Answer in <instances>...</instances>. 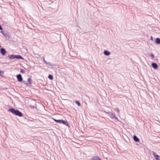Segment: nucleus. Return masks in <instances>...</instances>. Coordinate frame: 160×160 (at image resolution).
<instances>
[{
	"instance_id": "nucleus-1",
	"label": "nucleus",
	"mask_w": 160,
	"mask_h": 160,
	"mask_svg": "<svg viewBox=\"0 0 160 160\" xmlns=\"http://www.w3.org/2000/svg\"><path fill=\"white\" fill-rule=\"evenodd\" d=\"M8 111L12 113L13 115L20 117V111L18 109H15L11 107Z\"/></svg>"
},
{
	"instance_id": "nucleus-2",
	"label": "nucleus",
	"mask_w": 160,
	"mask_h": 160,
	"mask_svg": "<svg viewBox=\"0 0 160 160\" xmlns=\"http://www.w3.org/2000/svg\"><path fill=\"white\" fill-rule=\"evenodd\" d=\"M54 120L56 122L59 123H62L64 125L69 126V123L67 121H65L63 120H57L56 119H54Z\"/></svg>"
},
{
	"instance_id": "nucleus-3",
	"label": "nucleus",
	"mask_w": 160,
	"mask_h": 160,
	"mask_svg": "<svg viewBox=\"0 0 160 160\" xmlns=\"http://www.w3.org/2000/svg\"><path fill=\"white\" fill-rule=\"evenodd\" d=\"M8 57L10 59H14L15 58L17 59H20V55L12 54L8 55Z\"/></svg>"
},
{
	"instance_id": "nucleus-4",
	"label": "nucleus",
	"mask_w": 160,
	"mask_h": 160,
	"mask_svg": "<svg viewBox=\"0 0 160 160\" xmlns=\"http://www.w3.org/2000/svg\"><path fill=\"white\" fill-rule=\"evenodd\" d=\"M6 52L7 51L4 48L2 47L0 49V53L2 54V55L4 56Z\"/></svg>"
},
{
	"instance_id": "nucleus-5",
	"label": "nucleus",
	"mask_w": 160,
	"mask_h": 160,
	"mask_svg": "<svg viewBox=\"0 0 160 160\" xmlns=\"http://www.w3.org/2000/svg\"><path fill=\"white\" fill-rule=\"evenodd\" d=\"M2 34L4 35V36L6 38H9V37L8 34L5 31L3 30H1V31L0 32Z\"/></svg>"
},
{
	"instance_id": "nucleus-6",
	"label": "nucleus",
	"mask_w": 160,
	"mask_h": 160,
	"mask_svg": "<svg viewBox=\"0 0 160 160\" xmlns=\"http://www.w3.org/2000/svg\"><path fill=\"white\" fill-rule=\"evenodd\" d=\"M109 116L112 118H114L116 120H118L117 118L114 113L109 112Z\"/></svg>"
},
{
	"instance_id": "nucleus-7",
	"label": "nucleus",
	"mask_w": 160,
	"mask_h": 160,
	"mask_svg": "<svg viewBox=\"0 0 160 160\" xmlns=\"http://www.w3.org/2000/svg\"><path fill=\"white\" fill-rule=\"evenodd\" d=\"M152 67L154 69H157L158 68V65L155 63H152Z\"/></svg>"
},
{
	"instance_id": "nucleus-8",
	"label": "nucleus",
	"mask_w": 160,
	"mask_h": 160,
	"mask_svg": "<svg viewBox=\"0 0 160 160\" xmlns=\"http://www.w3.org/2000/svg\"><path fill=\"white\" fill-rule=\"evenodd\" d=\"M133 138L134 140L136 142H138L139 141V139L135 135H134Z\"/></svg>"
},
{
	"instance_id": "nucleus-9",
	"label": "nucleus",
	"mask_w": 160,
	"mask_h": 160,
	"mask_svg": "<svg viewBox=\"0 0 160 160\" xmlns=\"http://www.w3.org/2000/svg\"><path fill=\"white\" fill-rule=\"evenodd\" d=\"M104 54L107 56L109 55L110 54V52L107 50H105L104 52Z\"/></svg>"
},
{
	"instance_id": "nucleus-10",
	"label": "nucleus",
	"mask_w": 160,
	"mask_h": 160,
	"mask_svg": "<svg viewBox=\"0 0 160 160\" xmlns=\"http://www.w3.org/2000/svg\"><path fill=\"white\" fill-rule=\"evenodd\" d=\"M156 42L158 44H160V39L159 38H157L156 39Z\"/></svg>"
},
{
	"instance_id": "nucleus-11",
	"label": "nucleus",
	"mask_w": 160,
	"mask_h": 160,
	"mask_svg": "<svg viewBox=\"0 0 160 160\" xmlns=\"http://www.w3.org/2000/svg\"><path fill=\"white\" fill-rule=\"evenodd\" d=\"M4 73V72L3 71H1L0 70V76H1L2 77H3Z\"/></svg>"
},
{
	"instance_id": "nucleus-12",
	"label": "nucleus",
	"mask_w": 160,
	"mask_h": 160,
	"mask_svg": "<svg viewBox=\"0 0 160 160\" xmlns=\"http://www.w3.org/2000/svg\"><path fill=\"white\" fill-rule=\"evenodd\" d=\"M16 76L18 81L20 82V74H18Z\"/></svg>"
},
{
	"instance_id": "nucleus-13",
	"label": "nucleus",
	"mask_w": 160,
	"mask_h": 160,
	"mask_svg": "<svg viewBox=\"0 0 160 160\" xmlns=\"http://www.w3.org/2000/svg\"><path fill=\"white\" fill-rule=\"evenodd\" d=\"M153 155L155 157V158H157V157H158L159 155L156 154L155 152L154 151H152Z\"/></svg>"
},
{
	"instance_id": "nucleus-14",
	"label": "nucleus",
	"mask_w": 160,
	"mask_h": 160,
	"mask_svg": "<svg viewBox=\"0 0 160 160\" xmlns=\"http://www.w3.org/2000/svg\"><path fill=\"white\" fill-rule=\"evenodd\" d=\"M48 78L50 80H52L53 79V76L51 75H49L48 76Z\"/></svg>"
},
{
	"instance_id": "nucleus-15",
	"label": "nucleus",
	"mask_w": 160,
	"mask_h": 160,
	"mask_svg": "<svg viewBox=\"0 0 160 160\" xmlns=\"http://www.w3.org/2000/svg\"><path fill=\"white\" fill-rule=\"evenodd\" d=\"M75 103L78 105V106H80L81 104L79 101H76L75 102Z\"/></svg>"
},
{
	"instance_id": "nucleus-16",
	"label": "nucleus",
	"mask_w": 160,
	"mask_h": 160,
	"mask_svg": "<svg viewBox=\"0 0 160 160\" xmlns=\"http://www.w3.org/2000/svg\"><path fill=\"white\" fill-rule=\"evenodd\" d=\"M28 82L30 84H31L32 82V80L30 78H29L28 79Z\"/></svg>"
},
{
	"instance_id": "nucleus-17",
	"label": "nucleus",
	"mask_w": 160,
	"mask_h": 160,
	"mask_svg": "<svg viewBox=\"0 0 160 160\" xmlns=\"http://www.w3.org/2000/svg\"><path fill=\"white\" fill-rule=\"evenodd\" d=\"M93 160H101L100 158H98L94 157L93 158Z\"/></svg>"
},
{
	"instance_id": "nucleus-18",
	"label": "nucleus",
	"mask_w": 160,
	"mask_h": 160,
	"mask_svg": "<svg viewBox=\"0 0 160 160\" xmlns=\"http://www.w3.org/2000/svg\"><path fill=\"white\" fill-rule=\"evenodd\" d=\"M46 64L50 66H52L53 65L50 62H47L46 63Z\"/></svg>"
},
{
	"instance_id": "nucleus-19",
	"label": "nucleus",
	"mask_w": 160,
	"mask_h": 160,
	"mask_svg": "<svg viewBox=\"0 0 160 160\" xmlns=\"http://www.w3.org/2000/svg\"><path fill=\"white\" fill-rule=\"evenodd\" d=\"M114 110L115 111L119 113V110L118 108H116L114 109Z\"/></svg>"
},
{
	"instance_id": "nucleus-20",
	"label": "nucleus",
	"mask_w": 160,
	"mask_h": 160,
	"mask_svg": "<svg viewBox=\"0 0 160 160\" xmlns=\"http://www.w3.org/2000/svg\"><path fill=\"white\" fill-rule=\"evenodd\" d=\"M25 72V71L23 69H21V72L24 73Z\"/></svg>"
},
{
	"instance_id": "nucleus-21",
	"label": "nucleus",
	"mask_w": 160,
	"mask_h": 160,
	"mask_svg": "<svg viewBox=\"0 0 160 160\" xmlns=\"http://www.w3.org/2000/svg\"><path fill=\"white\" fill-rule=\"evenodd\" d=\"M156 160H160V156H159L158 157H157L156 158Z\"/></svg>"
},
{
	"instance_id": "nucleus-22",
	"label": "nucleus",
	"mask_w": 160,
	"mask_h": 160,
	"mask_svg": "<svg viewBox=\"0 0 160 160\" xmlns=\"http://www.w3.org/2000/svg\"><path fill=\"white\" fill-rule=\"evenodd\" d=\"M43 60L44 62H45V63L46 64V62H47L45 60V58H44V57H43Z\"/></svg>"
},
{
	"instance_id": "nucleus-23",
	"label": "nucleus",
	"mask_w": 160,
	"mask_h": 160,
	"mask_svg": "<svg viewBox=\"0 0 160 160\" xmlns=\"http://www.w3.org/2000/svg\"><path fill=\"white\" fill-rule=\"evenodd\" d=\"M150 56L152 58H154V55L152 54V53H151V55H150Z\"/></svg>"
},
{
	"instance_id": "nucleus-24",
	"label": "nucleus",
	"mask_w": 160,
	"mask_h": 160,
	"mask_svg": "<svg viewBox=\"0 0 160 160\" xmlns=\"http://www.w3.org/2000/svg\"><path fill=\"white\" fill-rule=\"evenodd\" d=\"M20 81H21V82L22 81V78L21 75V76H20Z\"/></svg>"
},
{
	"instance_id": "nucleus-25",
	"label": "nucleus",
	"mask_w": 160,
	"mask_h": 160,
	"mask_svg": "<svg viewBox=\"0 0 160 160\" xmlns=\"http://www.w3.org/2000/svg\"><path fill=\"white\" fill-rule=\"evenodd\" d=\"M150 39L152 40V41L153 40V38H152V36L151 37Z\"/></svg>"
},
{
	"instance_id": "nucleus-26",
	"label": "nucleus",
	"mask_w": 160,
	"mask_h": 160,
	"mask_svg": "<svg viewBox=\"0 0 160 160\" xmlns=\"http://www.w3.org/2000/svg\"><path fill=\"white\" fill-rule=\"evenodd\" d=\"M22 116H23L21 112V113H20V116H21V117H22Z\"/></svg>"
},
{
	"instance_id": "nucleus-27",
	"label": "nucleus",
	"mask_w": 160,
	"mask_h": 160,
	"mask_svg": "<svg viewBox=\"0 0 160 160\" xmlns=\"http://www.w3.org/2000/svg\"><path fill=\"white\" fill-rule=\"evenodd\" d=\"M21 59L23 60V58L21 56Z\"/></svg>"
}]
</instances>
